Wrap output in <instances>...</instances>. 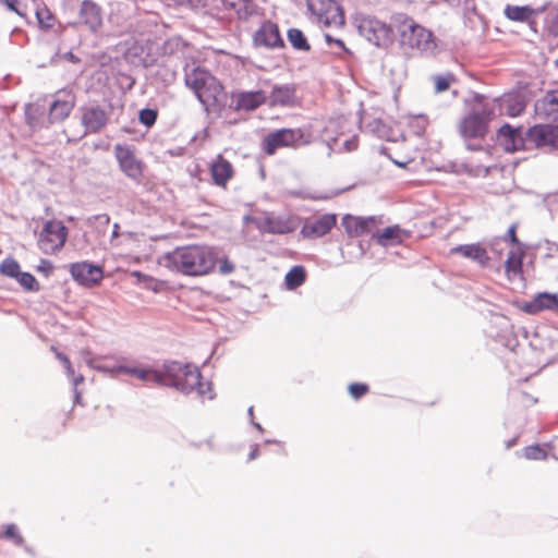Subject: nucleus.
Instances as JSON below:
<instances>
[{"instance_id":"62","label":"nucleus","mask_w":558,"mask_h":558,"mask_svg":"<svg viewBox=\"0 0 558 558\" xmlns=\"http://www.w3.org/2000/svg\"><path fill=\"white\" fill-rule=\"evenodd\" d=\"M555 65L558 66V58L555 60Z\"/></svg>"},{"instance_id":"40","label":"nucleus","mask_w":558,"mask_h":558,"mask_svg":"<svg viewBox=\"0 0 558 558\" xmlns=\"http://www.w3.org/2000/svg\"><path fill=\"white\" fill-rule=\"evenodd\" d=\"M36 17L38 20L39 25L43 28H50L53 24V15L47 8L37 9L36 10Z\"/></svg>"},{"instance_id":"41","label":"nucleus","mask_w":558,"mask_h":558,"mask_svg":"<svg viewBox=\"0 0 558 558\" xmlns=\"http://www.w3.org/2000/svg\"><path fill=\"white\" fill-rule=\"evenodd\" d=\"M2 537L5 538V539L13 541L16 545H22L23 542H24V539L20 535L15 524H8L5 526V530H4L3 534H2Z\"/></svg>"},{"instance_id":"20","label":"nucleus","mask_w":558,"mask_h":558,"mask_svg":"<svg viewBox=\"0 0 558 558\" xmlns=\"http://www.w3.org/2000/svg\"><path fill=\"white\" fill-rule=\"evenodd\" d=\"M80 19L92 29L96 32L102 23L101 9L92 0H84L80 5Z\"/></svg>"},{"instance_id":"3","label":"nucleus","mask_w":558,"mask_h":558,"mask_svg":"<svg viewBox=\"0 0 558 558\" xmlns=\"http://www.w3.org/2000/svg\"><path fill=\"white\" fill-rule=\"evenodd\" d=\"M166 375L170 379L169 387H173L177 390L189 395L196 390L202 397H208L213 399L211 384L203 383L202 374L196 366L192 364H183L178 361H166L163 363Z\"/></svg>"},{"instance_id":"32","label":"nucleus","mask_w":558,"mask_h":558,"mask_svg":"<svg viewBox=\"0 0 558 558\" xmlns=\"http://www.w3.org/2000/svg\"><path fill=\"white\" fill-rule=\"evenodd\" d=\"M535 111L539 117L546 118L554 122L558 121V109L556 106H546L545 96L536 101Z\"/></svg>"},{"instance_id":"42","label":"nucleus","mask_w":558,"mask_h":558,"mask_svg":"<svg viewBox=\"0 0 558 558\" xmlns=\"http://www.w3.org/2000/svg\"><path fill=\"white\" fill-rule=\"evenodd\" d=\"M267 231L270 233H286L288 228L283 222L275 218H266Z\"/></svg>"},{"instance_id":"1","label":"nucleus","mask_w":558,"mask_h":558,"mask_svg":"<svg viewBox=\"0 0 558 558\" xmlns=\"http://www.w3.org/2000/svg\"><path fill=\"white\" fill-rule=\"evenodd\" d=\"M217 255L214 250L205 245H187L177 247L163 254L159 264L170 270L185 276H204L216 266Z\"/></svg>"},{"instance_id":"4","label":"nucleus","mask_w":558,"mask_h":558,"mask_svg":"<svg viewBox=\"0 0 558 558\" xmlns=\"http://www.w3.org/2000/svg\"><path fill=\"white\" fill-rule=\"evenodd\" d=\"M353 24L359 34L376 47H387L392 43V28L373 15L355 12Z\"/></svg>"},{"instance_id":"2","label":"nucleus","mask_w":558,"mask_h":558,"mask_svg":"<svg viewBox=\"0 0 558 558\" xmlns=\"http://www.w3.org/2000/svg\"><path fill=\"white\" fill-rule=\"evenodd\" d=\"M184 82L207 112H217L223 106L226 99L223 86L205 69L187 65Z\"/></svg>"},{"instance_id":"52","label":"nucleus","mask_w":558,"mask_h":558,"mask_svg":"<svg viewBox=\"0 0 558 558\" xmlns=\"http://www.w3.org/2000/svg\"><path fill=\"white\" fill-rule=\"evenodd\" d=\"M344 147L348 151L354 150L357 147V141L355 137L344 142Z\"/></svg>"},{"instance_id":"28","label":"nucleus","mask_w":558,"mask_h":558,"mask_svg":"<svg viewBox=\"0 0 558 558\" xmlns=\"http://www.w3.org/2000/svg\"><path fill=\"white\" fill-rule=\"evenodd\" d=\"M401 230L398 226L386 228L381 233L376 236L378 244L383 246L393 245L401 242Z\"/></svg>"},{"instance_id":"6","label":"nucleus","mask_w":558,"mask_h":558,"mask_svg":"<svg viewBox=\"0 0 558 558\" xmlns=\"http://www.w3.org/2000/svg\"><path fill=\"white\" fill-rule=\"evenodd\" d=\"M307 143L302 129H280L266 135L262 146L267 155H274L279 148H296Z\"/></svg>"},{"instance_id":"29","label":"nucleus","mask_w":558,"mask_h":558,"mask_svg":"<svg viewBox=\"0 0 558 558\" xmlns=\"http://www.w3.org/2000/svg\"><path fill=\"white\" fill-rule=\"evenodd\" d=\"M287 37L291 46L299 51H310L311 46L303 32L299 28H290Z\"/></svg>"},{"instance_id":"57","label":"nucleus","mask_w":558,"mask_h":558,"mask_svg":"<svg viewBox=\"0 0 558 558\" xmlns=\"http://www.w3.org/2000/svg\"><path fill=\"white\" fill-rule=\"evenodd\" d=\"M119 225L118 223H114L113 225V231H112V238H118L119 236Z\"/></svg>"},{"instance_id":"37","label":"nucleus","mask_w":558,"mask_h":558,"mask_svg":"<svg viewBox=\"0 0 558 558\" xmlns=\"http://www.w3.org/2000/svg\"><path fill=\"white\" fill-rule=\"evenodd\" d=\"M157 117V110L150 108L142 109L138 113L140 122L147 128H150L156 123Z\"/></svg>"},{"instance_id":"11","label":"nucleus","mask_w":558,"mask_h":558,"mask_svg":"<svg viewBox=\"0 0 558 558\" xmlns=\"http://www.w3.org/2000/svg\"><path fill=\"white\" fill-rule=\"evenodd\" d=\"M113 154L120 170L132 181L140 182L144 172V163L136 157L133 147L126 144H117L113 147Z\"/></svg>"},{"instance_id":"56","label":"nucleus","mask_w":558,"mask_h":558,"mask_svg":"<svg viewBox=\"0 0 558 558\" xmlns=\"http://www.w3.org/2000/svg\"><path fill=\"white\" fill-rule=\"evenodd\" d=\"M83 380H84L83 375H78V376H76V377H73V384H74V386H75V387H76L78 384L83 383Z\"/></svg>"},{"instance_id":"24","label":"nucleus","mask_w":558,"mask_h":558,"mask_svg":"<svg viewBox=\"0 0 558 558\" xmlns=\"http://www.w3.org/2000/svg\"><path fill=\"white\" fill-rule=\"evenodd\" d=\"M210 172L215 184L225 186L231 179L233 169L231 163L222 156H218L210 167Z\"/></svg>"},{"instance_id":"38","label":"nucleus","mask_w":558,"mask_h":558,"mask_svg":"<svg viewBox=\"0 0 558 558\" xmlns=\"http://www.w3.org/2000/svg\"><path fill=\"white\" fill-rule=\"evenodd\" d=\"M90 365L96 371H99V372H102V373H106V374H110L111 376H117L118 374H122V372H120L118 369L119 367H121L122 364L110 365V364H108L106 362L94 361V362L90 363Z\"/></svg>"},{"instance_id":"46","label":"nucleus","mask_w":558,"mask_h":558,"mask_svg":"<svg viewBox=\"0 0 558 558\" xmlns=\"http://www.w3.org/2000/svg\"><path fill=\"white\" fill-rule=\"evenodd\" d=\"M325 40L328 44V46L336 45L342 51L349 52V49L345 47L343 40L339 38H333L330 34H325Z\"/></svg>"},{"instance_id":"55","label":"nucleus","mask_w":558,"mask_h":558,"mask_svg":"<svg viewBox=\"0 0 558 558\" xmlns=\"http://www.w3.org/2000/svg\"><path fill=\"white\" fill-rule=\"evenodd\" d=\"M258 457V448L255 447L248 454V460H254Z\"/></svg>"},{"instance_id":"17","label":"nucleus","mask_w":558,"mask_h":558,"mask_svg":"<svg viewBox=\"0 0 558 558\" xmlns=\"http://www.w3.org/2000/svg\"><path fill=\"white\" fill-rule=\"evenodd\" d=\"M523 311L530 315L538 314L542 311L558 312V296L555 293L542 292L525 302Z\"/></svg>"},{"instance_id":"53","label":"nucleus","mask_w":558,"mask_h":558,"mask_svg":"<svg viewBox=\"0 0 558 558\" xmlns=\"http://www.w3.org/2000/svg\"><path fill=\"white\" fill-rule=\"evenodd\" d=\"M32 109H33V105H31V104H28L26 106V108H25V116H26L27 123L29 125H34L35 124L34 118H33V116L31 113Z\"/></svg>"},{"instance_id":"14","label":"nucleus","mask_w":558,"mask_h":558,"mask_svg":"<svg viewBox=\"0 0 558 558\" xmlns=\"http://www.w3.org/2000/svg\"><path fill=\"white\" fill-rule=\"evenodd\" d=\"M497 135L508 151L529 149V143L525 140V133H522V128H512L510 124L505 123L498 130Z\"/></svg>"},{"instance_id":"43","label":"nucleus","mask_w":558,"mask_h":558,"mask_svg":"<svg viewBox=\"0 0 558 558\" xmlns=\"http://www.w3.org/2000/svg\"><path fill=\"white\" fill-rule=\"evenodd\" d=\"M349 393L354 399H360L368 391V386L366 384L353 383L349 385Z\"/></svg>"},{"instance_id":"18","label":"nucleus","mask_w":558,"mask_h":558,"mask_svg":"<svg viewBox=\"0 0 558 558\" xmlns=\"http://www.w3.org/2000/svg\"><path fill=\"white\" fill-rule=\"evenodd\" d=\"M122 374L134 376L141 380L147 381L151 380L160 386H168L170 384V379L166 375L165 368L162 371H156L151 368H138L135 366L121 365L118 368Z\"/></svg>"},{"instance_id":"34","label":"nucleus","mask_w":558,"mask_h":558,"mask_svg":"<svg viewBox=\"0 0 558 558\" xmlns=\"http://www.w3.org/2000/svg\"><path fill=\"white\" fill-rule=\"evenodd\" d=\"M15 279L27 291L37 292L40 289L38 281L29 272L20 271Z\"/></svg>"},{"instance_id":"15","label":"nucleus","mask_w":558,"mask_h":558,"mask_svg":"<svg viewBox=\"0 0 558 558\" xmlns=\"http://www.w3.org/2000/svg\"><path fill=\"white\" fill-rule=\"evenodd\" d=\"M253 39L256 46H264L270 49L282 48L284 46L278 25L271 21L264 22L254 34Z\"/></svg>"},{"instance_id":"21","label":"nucleus","mask_w":558,"mask_h":558,"mask_svg":"<svg viewBox=\"0 0 558 558\" xmlns=\"http://www.w3.org/2000/svg\"><path fill=\"white\" fill-rule=\"evenodd\" d=\"M451 253L460 254L465 258L472 259L482 267L487 266L489 262L487 251L480 243L454 246L451 248Z\"/></svg>"},{"instance_id":"51","label":"nucleus","mask_w":558,"mask_h":558,"mask_svg":"<svg viewBox=\"0 0 558 558\" xmlns=\"http://www.w3.org/2000/svg\"><path fill=\"white\" fill-rule=\"evenodd\" d=\"M63 59L71 63H78L81 60L72 51H68L63 54Z\"/></svg>"},{"instance_id":"27","label":"nucleus","mask_w":558,"mask_h":558,"mask_svg":"<svg viewBox=\"0 0 558 558\" xmlns=\"http://www.w3.org/2000/svg\"><path fill=\"white\" fill-rule=\"evenodd\" d=\"M507 19L515 22L529 21L533 15L534 10L527 5H510L508 4L504 11Z\"/></svg>"},{"instance_id":"13","label":"nucleus","mask_w":558,"mask_h":558,"mask_svg":"<svg viewBox=\"0 0 558 558\" xmlns=\"http://www.w3.org/2000/svg\"><path fill=\"white\" fill-rule=\"evenodd\" d=\"M75 106V95L70 89H60L57 92L54 100L50 105V123L61 122L66 119Z\"/></svg>"},{"instance_id":"44","label":"nucleus","mask_w":558,"mask_h":558,"mask_svg":"<svg viewBox=\"0 0 558 558\" xmlns=\"http://www.w3.org/2000/svg\"><path fill=\"white\" fill-rule=\"evenodd\" d=\"M216 264H218L219 274L223 275V276L232 274L235 269L234 264L231 260H229L227 257H222V258L217 257Z\"/></svg>"},{"instance_id":"47","label":"nucleus","mask_w":558,"mask_h":558,"mask_svg":"<svg viewBox=\"0 0 558 558\" xmlns=\"http://www.w3.org/2000/svg\"><path fill=\"white\" fill-rule=\"evenodd\" d=\"M545 105L556 106V108L558 109V89L550 90L545 95Z\"/></svg>"},{"instance_id":"31","label":"nucleus","mask_w":558,"mask_h":558,"mask_svg":"<svg viewBox=\"0 0 558 558\" xmlns=\"http://www.w3.org/2000/svg\"><path fill=\"white\" fill-rule=\"evenodd\" d=\"M305 269L302 266H294L286 275V286L290 290L296 289L305 281Z\"/></svg>"},{"instance_id":"19","label":"nucleus","mask_w":558,"mask_h":558,"mask_svg":"<svg viewBox=\"0 0 558 558\" xmlns=\"http://www.w3.org/2000/svg\"><path fill=\"white\" fill-rule=\"evenodd\" d=\"M336 221L335 215L325 214L313 221H307L301 232L306 238H320L332 229Z\"/></svg>"},{"instance_id":"12","label":"nucleus","mask_w":558,"mask_h":558,"mask_svg":"<svg viewBox=\"0 0 558 558\" xmlns=\"http://www.w3.org/2000/svg\"><path fill=\"white\" fill-rule=\"evenodd\" d=\"M401 43L404 46H409L421 51H433L435 48L432 32L415 24L413 21H409L403 24Z\"/></svg>"},{"instance_id":"45","label":"nucleus","mask_w":558,"mask_h":558,"mask_svg":"<svg viewBox=\"0 0 558 558\" xmlns=\"http://www.w3.org/2000/svg\"><path fill=\"white\" fill-rule=\"evenodd\" d=\"M51 349H52V351L56 352L57 359L63 364V366H64V368L66 371L68 376L69 377H73L74 376V369L72 367V364H71L69 357L66 355H64L63 353L58 352L54 347H52Z\"/></svg>"},{"instance_id":"39","label":"nucleus","mask_w":558,"mask_h":558,"mask_svg":"<svg viewBox=\"0 0 558 558\" xmlns=\"http://www.w3.org/2000/svg\"><path fill=\"white\" fill-rule=\"evenodd\" d=\"M524 457L529 460H545L547 451L538 445H532L524 448Z\"/></svg>"},{"instance_id":"49","label":"nucleus","mask_w":558,"mask_h":558,"mask_svg":"<svg viewBox=\"0 0 558 558\" xmlns=\"http://www.w3.org/2000/svg\"><path fill=\"white\" fill-rule=\"evenodd\" d=\"M515 229H517V226L515 225H511L510 228L508 229L507 231V234H506V240H509L512 244H520L518 238H517V234H515Z\"/></svg>"},{"instance_id":"33","label":"nucleus","mask_w":558,"mask_h":558,"mask_svg":"<svg viewBox=\"0 0 558 558\" xmlns=\"http://www.w3.org/2000/svg\"><path fill=\"white\" fill-rule=\"evenodd\" d=\"M20 271V265L14 258L8 257L0 264V274L5 277L15 279Z\"/></svg>"},{"instance_id":"8","label":"nucleus","mask_w":558,"mask_h":558,"mask_svg":"<svg viewBox=\"0 0 558 558\" xmlns=\"http://www.w3.org/2000/svg\"><path fill=\"white\" fill-rule=\"evenodd\" d=\"M68 236L66 227L59 220L45 222L38 238V247L45 254H54L60 251Z\"/></svg>"},{"instance_id":"48","label":"nucleus","mask_w":558,"mask_h":558,"mask_svg":"<svg viewBox=\"0 0 558 558\" xmlns=\"http://www.w3.org/2000/svg\"><path fill=\"white\" fill-rule=\"evenodd\" d=\"M4 3L10 11H13L19 15L24 16V13L19 8V0H4Z\"/></svg>"},{"instance_id":"60","label":"nucleus","mask_w":558,"mask_h":558,"mask_svg":"<svg viewBox=\"0 0 558 558\" xmlns=\"http://www.w3.org/2000/svg\"><path fill=\"white\" fill-rule=\"evenodd\" d=\"M466 148H468V149H470V150H477V149H480L481 147H480V146H473V145H471V144H468V145H466Z\"/></svg>"},{"instance_id":"54","label":"nucleus","mask_w":558,"mask_h":558,"mask_svg":"<svg viewBox=\"0 0 558 558\" xmlns=\"http://www.w3.org/2000/svg\"><path fill=\"white\" fill-rule=\"evenodd\" d=\"M95 219L99 220L100 222H102L105 225H108L110 221V217L107 214L97 215V216H95Z\"/></svg>"},{"instance_id":"23","label":"nucleus","mask_w":558,"mask_h":558,"mask_svg":"<svg viewBox=\"0 0 558 558\" xmlns=\"http://www.w3.org/2000/svg\"><path fill=\"white\" fill-rule=\"evenodd\" d=\"M374 223V217L360 218L351 215L344 216L341 221V225L350 236H359L368 233Z\"/></svg>"},{"instance_id":"25","label":"nucleus","mask_w":558,"mask_h":558,"mask_svg":"<svg viewBox=\"0 0 558 558\" xmlns=\"http://www.w3.org/2000/svg\"><path fill=\"white\" fill-rule=\"evenodd\" d=\"M270 99L272 105L291 106L295 100V87L290 84L275 85Z\"/></svg>"},{"instance_id":"22","label":"nucleus","mask_w":558,"mask_h":558,"mask_svg":"<svg viewBox=\"0 0 558 558\" xmlns=\"http://www.w3.org/2000/svg\"><path fill=\"white\" fill-rule=\"evenodd\" d=\"M267 100L263 90L241 92L236 95L235 110L253 111Z\"/></svg>"},{"instance_id":"10","label":"nucleus","mask_w":558,"mask_h":558,"mask_svg":"<svg viewBox=\"0 0 558 558\" xmlns=\"http://www.w3.org/2000/svg\"><path fill=\"white\" fill-rule=\"evenodd\" d=\"M84 134H98L108 124L110 110L94 101L80 108Z\"/></svg>"},{"instance_id":"59","label":"nucleus","mask_w":558,"mask_h":558,"mask_svg":"<svg viewBox=\"0 0 558 558\" xmlns=\"http://www.w3.org/2000/svg\"><path fill=\"white\" fill-rule=\"evenodd\" d=\"M253 411H254L253 407H250V408H248V410H247V413H248V415H250V417H251V421H252V420H254V413H253Z\"/></svg>"},{"instance_id":"16","label":"nucleus","mask_w":558,"mask_h":558,"mask_svg":"<svg viewBox=\"0 0 558 558\" xmlns=\"http://www.w3.org/2000/svg\"><path fill=\"white\" fill-rule=\"evenodd\" d=\"M70 271L73 279L84 286L96 284L104 276L100 266L93 265L87 262L72 264Z\"/></svg>"},{"instance_id":"7","label":"nucleus","mask_w":558,"mask_h":558,"mask_svg":"<svg viewBox=\"0 0 558 558\" xmlns=\"http://www.w3.org/2000/svg\"><path fill=\"white\" fill-rule=\"evenodd\" d=\"M492 119L493 112L487 109L473 110L460 121L459 134L465 141L483 140L488 132V124Z\"/></svg>"},{"instance_id":"61","label":"nucleus","mask_w":558,"mask_h":558,"mask_svg":"<svg viewBox=\"0 0 558 558\" xmlns=\"http://www.w3.org/2000/svg\"><path fill=\"white\" fill-rule=\"evenodd\" d=\"M80 399V393L75 390V400L78 401Z\"/></svg>"},{"instance_id":"9","label":"nucleus","mask_w":558,"mask_h":558,"mask_svg":"<svg viewBox=\"0 0 558 558\" xmlns=\"http://www.w3.org/2000/svg\"><path fill=\"white\" fill-rule=\"evenodd\" d=\"M529 148H538L546 151L558 149V125L535 124L525 131Z\"/></svg>"},{"instance_id":"26","label":"nucleus","mask_w":558,"mask_h":558,"mask_svg":"<svg viewBox=\"0 0 558 558\" xmlns=\"http://www.w3.org/2000/svg\"><path fill=\"white\" fill-rule=\"evenodd\" d=\"M240 20L247 21L259 13L258 5L253 0H234L230 3Z\"/></svg>"},{"instance_id":"58","label":"nucleus","mask_w":558,"mask_h":558,"mask_svg":"<svg viewBox=\"0 0 558 558\" xmlns=\"http://www.w3.org/2000/svg\"><path fill=\"white\" fill-rule=\"evenodd\" d=\"M255 428H257L259 432H263V427L259 423H256L254 420L251 422Z\"/></svg>"},{"instance_id":"5","label":"nucleus","mask_w":558,"mask_h":558,"mask_svg":"<svg viewBox=\"0 0 558 558\" xmlns=\"http://www.w3.org/2000/svg\"><path fill=\"white\" fill-rule=\"evenodd\" d=\"M307 9L326 27L344 25V3L337 0H307Z\"/></svg>"},{"instance_id":"50","label":"nucleus","mask_w":558,"mask_h":558,"mask_svg":"<svg viewBox=\"0 0 558 558\" xmlns=\"http://www.w3.org/2000/svg\"><path fill=\"white\" fill-rule=\"evenodd\" d=\"M53 266L49 260L43 259L40 262V265L38 266L39 270H43L47 274H49L52 270Z\"/></svg>"},{"instance_id":"35","label":"nucleus","mask_w":558,"mask_h":558,"mask_svg":"<svg viewBox=\"0 0 558 558\" xmlns=\"http://www.w3.org/2000/svg\"><path fill=\"white\" fill-rule=\"evenodd\" d=\"M507 102H508V105H507V113L510 117H518V116H520L525 110V107H526V104L523 100V98H521L519 96L510 97L507 100Z\"/></svg>"},{"instance_id":"30","label":"nucleus","mask_w":558,"mask_h":558,"mask_svg":"<svg viewBox=\"0 0 558 558\" xmlns=\"http://www.w3.org/2000/svg\"><path fill=\"white\" fill-rule=\"evenodd\" d=\"M523 252L511 251L505 262V270L508 276L522 272Z\"/></svg>"},{"instance_id":"36","label":"nucleus","mask_w":558,"mask_h":558,"mask_svg":"<svg viewBox=\"0 0 558 558\" xmlns=\"http://www.w3.org/2000/svg\"><path fill=\"white\" fill-rule=\"evenodd\" d=\"M433 81L435 83V93L438 94L447 90L451 83L456 82V77L452 73H447L445 75L433 76Z\"/></svg>"}]
</instances>
